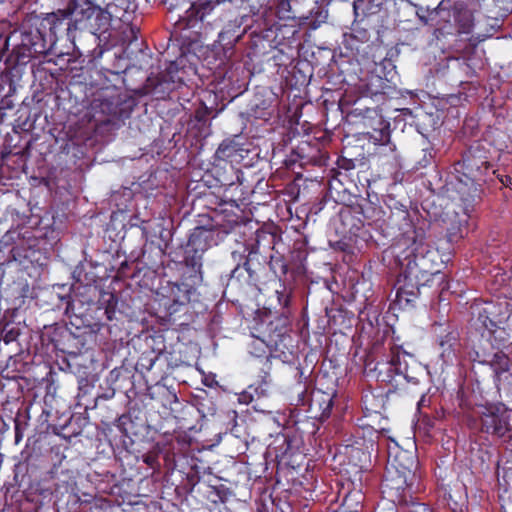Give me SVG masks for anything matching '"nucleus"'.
<instances>
[{"label":"nucleus","instance_id":"nucleus-28","mask_svg":"<svg viewBox=\"0 0 512 512\" xmlns=\"http://www.w3.org/2000/svg\"><path fill=\"white\" fill-rule=\"evenodd\" d=\"M89 3L90 0H69L70 16L72 17V27L75 32L85 33L89 22Z\"/></svg>","mask_w":512,"mask_h":512},{"label":"nucleus","instance_id":"nucleus-12","mask_svg":"<svg viewBox=\"0 0 512 512\" xmlns=\"http://www.w3.org/2000/svg\"><path fill=\"white\" fill-rule=\"evenodd\" d=\"M48 230L41 227L21 225L17 231V241L11 248L13 260L22 263L25 260L33 261L35 254L47 243Z\"/></svg>","mask_w":512,"mask_h":512},{"label":"nucleus","instance_id":"nucleus-54","mask_svg":"<svg viewBox=\"0 0 512 512\" xmlns=\"http://www.w3.org/2000/svg\"><path fill=\"white\" fill-rule=\"evenodd\" d=\"M495 6L504 12L512 11V0H493Z\"/></svg>","mask_w":512,"mask_h":512},{"label":"nucleus","instance_id":"nucleus-63","mask_svg":"<svg viewBox=\"0 0 512 512\" xmlns=\"http://www.w3.org/2000/svg\"><path fill=\"white\" fill-rule=\"evenodd\" d=\"M258 237H259V233L258 231L256 232V238H255V241L258 242Z\"/></svg>","mask_w":512,"mask_h":512},{"label":"nucleus","instance_id":"nucleus-38","mask_svg":"<svg viewBox=\"0 0 512 512\" xmlns=\"http://www.w3.org/2000/svg\"><path fill=\"white\" fill-rule=\"evenodd\" d=\"M241 149L238 144L233 141H223L215 152L216 160L224 163L232 164L241 156Z\"/></svg>","mask_w":512,"mask_h":512},{"label":"nucleus","instance_id":"nucleus-27","mask_svg":"<svg viewBox=\"0 0 512 512\" xmlns=\"http://www.w3.org/2000/svg\"><path fill=\"white\" fill-rule=\"evenodd\" d=\"M468 217L465 214L464 217H460L457 212H454L452 215L446 214L443 223L445 224V237L450 244H456L463 239L464 232L467 230Z\"/></svg>","mask_w":512,"mask_h":512},{"label":"nucleus","instance_id":"nucleus-23","mask_svg":"<svg viewBox=\"0 0 512 512\" xmlns=\"http://www.w3.org/2000/svg\"><path fill=\"white\" fill-rule=\"evenodd\" d=\"M184 71L178 68L175 62H171L166 70L159 74L154 84V92L169 95L184 83Z\"/></svg>","mask_w":512,"mask_h":512},{"label":"nucleus","instance_id":"nucleus-60","mask_svg":"<svg viewBox=\"0 0 512 512\" xmlns=\"http://www.w3.org/2000/svg\"><path fill=\"white\" fill-rule=\"evenodd\" d=\"M4 102H5V100H4V99H2V101L0 102V111H2V110L5 108V104H4ZM2 116H3V113H2V112H0V117H2Z\"/></svg>","mask_w":512,"mask_h":512},{"label":"nucleus","instance_id":"nucleus-52","mask_svg":"<svg viewBox=\"0 0 512 512\" xmlns=\"http://www.w3.org/2000/svg\"><path fill=\"white\" fill-rule=\"evenodd\" d=\"M16 37H18L16 31L8 36L0 35V62L3 60L4 56L9 50L10 41Z\"/></svg>","mask_w":512,"mask_h":512},{"label":"nucleus","instance_id":"nucleus-14","mask_svg":"<svg viewBox=\"0 0 512 512\" xmlns=\"http://www.w3.org/2000/svg\"><path fill=\"white\" fill-rule=\"evenodd\" d=\"M248 252L243 264H237L236 267L230 272L227 280V288L234 290H243L247 287H257L260 282V272L263 269L260 263L254 264L253 260L257 251L255 245L245 247L244 253Z\"/></svg>","mask_w":512,"mask_h":512},{"label":"nucleus","instance_id":"nucleus-29","mask_svg":"<svg viewBox=\"0 0 512 512\" xmlns=\"http://www.w3.org/2000/svg\"><path fill=\"white\" fill-rule=\"evenodd\" d=\"M89 22L86 26L85 33L93 32L99 34V32H105L108 30L111 22V15L108 11L102 9L90 0L89 3Z\"/></svg>","mask_w":512,"mask_h":512},{"label":"nucleus","instance_id":"nucleus-57","mask_svg":"<svg viewBox=\"0 0 512 512\" xmlns=\"http://www.w3.org/2000/svg\"><path fill=\"white\" fill-rule=\"evenodd\" d=\"M129 32H130V42L134 41V40H137L138 38V33H139V29L135 26H130L129 27Z\"/></svg>","mask_w":512,"mask_h":512},{"label":"nucleus","instance_id":"nucleus-16","mask_svg":"<svg viewBox=\"0 0 512 512\" xmlns=\"http://www.w3.org/2000/svg\"><path fill=\"white\" fill-rule=\"evenodd\" d=\"M225 1L226 0H199V3H190L184 15H179L178 20L175 22V29L182 31L194 29L199 26L200 28L204 27V33L207 34L208 26L211 25V21L208 18L213 14L216 6Z\"/></svg>","mask_w":512,"mask_h":512},{"label":"nucleus","instance_id":"nucleus-3","mask_svg":"<svg viewBox=\"0 0 512 512\" xmlns=\"http://www.w3.org/2000/svg\"><path fill=\"white\" fill-rule=\"evenodd\" d=\"M71 19L69 5L46 14L40 21V27L20 32V41L14 45L5 62L13 67L25 65L32 58L45 55L57 39L66 37L69 41L75 33Z\"/></svg>","mask_w":512,"mask_h":512},{"label":"nucleus","instance_id":"nucleus-15","mask_svg":"<svg viewBox=\"0 0 512 512\" xmlns=\"http://www.w3.org/2000/svg\"><path fill=\"white\" fill-rule=\"evenodd\" d=\"M127 104L118 87L107 86L96 92L92 101V109L96 113L120 120L128 116Z\"/></svg>","mask_w":512,"mask_h":512},{"label":"nucleus","instance_id":"nucleus-6","mask_svg":"<svg viewBox=\"0 0 512 512\" xmlns=\"http://www.w3.org/2000/svg\"><path fill=\"white\" fill-rule=\"evenodd\" d=\"M240 218L239 215H233L224 222L212 219L211 225L192 229L183 246V259L179 266L202 272L203 254L230 234L240 224Z\"/></svg>","mask_w":512,"mask_h":512},{"label":"nucleus","instance_id":"nucleus-48","mask_svg":"<svg viewBox=\"0 0 512 512\" xmlns=\"http://www.w3.org/2000/svg\"><path fill=\"white\" fill-rule=\"evenodd\" d=\"M65 314L70 319L71 324L76 327V330L80 329V326L77 324L78 320L81 321V324H85L81 315L77 314L75 311V302L74 301H70V300L67 301V305L65 308Z\"/></svg>","mask_w":512,"mask_h":512},{"label":"nucleus","instance_id":"nucleus-53","mask_svg":"<svg viewBox=\"0 0 512 512\" xmlns=\"http://www.w3.org/2000/svg\"><path fill=\"white\" fill-rule=\"evenodd\" d=\"M447 502L453 512H462L465 508L466 499H448Z\"/></svg>","mask_w":512,"mask_h":512},{"label":"nucleus","instance_id":"nucleus-7","mask_svg":"<svg viewBox=\"0 0 512 512\" xmlns=\"http://www.w3.org/2000/svg\"><path fill=\"white\" fill-rule=\"evenodd\" d=\"M511 411L502 402L479 406L471 418V426L482 434L491 436L506 450L512 452Z\"/></svg>","mask_w":512,"mask_h":512},{"label":"nucleus","instance_id":"nucleus-17","mask_svg":"<svg viewBox=\"0 0 512 512\" xmlns=\"http://www.w3.org/2000/svg\"><path fill=\"white\" fill-rule=\"evenodd\" d=\"M484 180H472L462 178L457 179L455 183H451V188L448 190L454 194H450L453 200L460 202L463 213L469 216L474 210V207L482 200L483 188L482 183Z\"/></svg>","mask_w":512,"mask_h":512},{"label":"nucleus","instance_id":"nucleus-13","mask_svg":"<svg viewBox=\"0 0 512 512\" xmlns=\"http://www.w3.org/2000/svg\"><path fill=\"white\" fill-rule=\"evenodd\" d=\"M328 155L317 144L307 141L300 142L283 161L284 166L291 170L296 177H302L303 169L308 166L322 167L326 165Z\"/></svg>","mask_w":512,"mask_h":512},{"label":"nucleus","instance_id":"nucleus-9","mask_svg":"<svg viewBox=\"0 0 512 512\" xmlns=\"http://www.w3.org/2000/svg\"><path fill=\"white\" fill-rule=\"evenodd\" d=\"M203 282V272L181 267L179 281L168 282L163 287L162 303L169 317L181 311L190 303L192 296L196 294L198 287Z\"/></svg>","mask_w":512,"mask_h":512},{"label":"nucleus","instance_id":"nucleus-37","mask_svg":"<svg viewBox=\"0 0 512 512\" xmlns=\"http://www.w3.org/2000/svg\"><path fill=\"white\" fill-rule=\"evenodd\" d=\"M292 294V288L287 287L286 284L280 280L279 288L275 290V296L277 298L280 315L286 319L291 315Z\"/></svg>","mask_w":512,"mask_h":512},{"label":"nucleus","instance_id":"nucleus-50","mask_svg":"<svg viewBox=\"0 0 512 512\" xmlns=\"http://www.w3.org/2000/svg\"><path fill=\"white\" fill-rule=\"evenodd\" d=\"M400 509L401 512H431L426 504L415 501V499L409 501L407 504L401 505Z\"/></svg>","mask_w":512,"mask_h":512},{"label":"nucleus","instance_id":"nucleus-5","mask_svg":"<svg viewBox=\"0 0 512 512\" xmlns=\"http://www.w3.org/2000/svg\"><path fill=\"white\" fill-rule=\"evenodd\" d=\"M417 461L406 451L397 453L390 461L381 482L382 493L399 506L413 500L418 487Z\"/></svg>","mask_w":512,"mask_h":512},{"label":"nucleus","instance_id":"nucleus-32","mask_svg":"<svg viewBox=\"0 0 512 512\" xmlns=\"http://www.w3.org/2000/svg\"><path fill=\"white\" fill-rule=\"evenodd\" d=\"M337 168L329 169L327 173V181L329 185V189H337L334 186L335 182H338L340 185L343 184V177H347L346 172H349L356 167V162L354 159L347 158L345 156H340L337 159Z\"/></svg>","mask_w":512,"mask_h":512},{"label":"nucleus","instance_id":"nucleus-42","mask_svg":"<svg viewBox=\"0 0 512 512\" xmlns=\"http://www.w3.org/2000/svg\"><path fill=\"white\" fill-rule=\"evenodd\" d=\"M497 476L498 479L502 478L506 486L510 488L512 487V458L505 460L501 459L498 462Z\"/></svg>","mask_w":512,"mask_h":512},{"label":"nucleus","instance_id":"nucleus-33","mask_svg":"<svg viewBox=\"0 0 512 512\" xmlns=\"http://www.w3.org/2000/svg\"><path fill=\"white\" fill-rule=\"evenodd\" d=\"M455 401L463 412L471 411L475 407L479 410V406L482 405L478 403V396L476 395L472 384L466 382L459 386L456 392Z\"/></svg>","mask_w":512,"mask_h":512},{"label":"nucleus","instance_id":"nucleus-55","mask_svg":"<svg viewBox=\"0 0 512 512\" xmlns=\"http://www.w3.org/2000/svg\"><path fill=\"white\" fill-rule=\"evenodd\" d=\"M501 511L512 512V499H501Z\"/></svg>","mask_w":512,"mask_h":512},{"label":"nucleus","instance_id":"nucleus-21","mask_svg":"<svg viewBox=\"0 0 512 512\" xmlns=\"http://www.w3.org/2000/svg\"><path fill=\"white\" fill-rule=\"evenodd\" d=\"M56 349L67 354H79L86 345L85 336L76 334L67 327L56 328L51 338Z\"/></svg>","mask_w":512,"mask_h":512},{"label":"nucleus","instance_id":"nucleus-49","mask_svg":"<svg viewBox=\"0 0 512 512\" xmlns=\"http://www.w3.org/2000/svg\"><path fill=\"white\" fill-rule=\"evenodd\" d=\"M212 113V109L208 108L204 103H201L199 107L195 109L194 120L202 125H205Z\"/></svg>","mask_w":512,"mask_h":512},{"label":"nucleus","instance_id":"nucleus-61","mask_svg":"<svg viewBox=\"0 0 512 512\" xmlns=\"http://www.w3.org/2000/svg\"><path fill=\"white\" fill-rule=\"evenodd\" d=\"M110 313H111V312H110L108 309H105V314H107V318H108L109 320H111V319H112V317H111Z\"/></svg>","mask_w":512,"mask_h":512},{"label":"nucleus","instance_id":"nucleus-1","mask_svg":"<svg viewBox=\"0 0 512 512\" xmlns=\"http://www.w3.org/2000/svg\"><path fill=\"white\" fill-rule=\"evenodd\" d=\"M395 216L402 223L399 225L400 237L392 247L400 268L394 305L405 310L415 307L421 288L437 285L444 290L451 289V284L445 282L439 251L426 242L428 221L418 216L416 220L412 219L403 205L397 213H391L389 219L393 221Z\"/></svg>","mask_w":512,"mask_h":512},{"label":"nucleus","instance_id":"nucleus-30","mask_svg":"<svg viewBox=\"0 0 512 512\" xmlns=\"http://www.w3.org/2000/svg\"><path fill=\"white\" fill-rule=\"evenodd\" d=\"M99 41V34H94L93 32H75L69 40L75 52L86 56L94 55L96 48L99 46Z\"/></svg>","mask_w":512,"mask_h":512},{"label":"nucleus","instance_id":"nucleus-18","mask_svg":"<svg viewBox=\"0 0 512 512\" xmlns=\"http://www.w3.org/2000/svg\"><path fill=\"white\" fill-rule=\"evenodd\" d=\"M334 227L337 235L351 240L359 236L364 227V220L361 218L357 205H343L337 212L334 219Z\"/></svg>","mask_w":512,"mask_h":512},{"label":"nucleus","instance_id":"nucleus-51","mask_svg":"<svg viewBox=\"0 0 512 512\" xmlns=\"http://www.w3.org/2000/svg\"><path fill=\"white\" fill-rule=\"evenodd\" d=\"M335 203V201H332L327 197V194L325 193L321 199H319L317 202L313 203L309 209V215L311 216H317L320 215L321 212L324 210L325 206L328 203Z\"/></svg>","mask_w":512,"mask_h":512},{"label":"nucleus","instance_id":"nucleus-58","mask_svg":"<svg viewBox=\"0 0 512 512\" xmlns=\"http://www.w3.org/2000/svg\"><path fill=\"white\" fill-rule=\"evenodd\" d=\"M143 461H144L147 465H149V466L153 467L154 463L156 462V458H155V456H153V455H145V456H144V458H143Z\"/></svg>","mask_w":512,"mask_h":512},{"label":"nucleus","instance_id":"nucleus-41","mask_svg":"<svg viewBox=\"0 0 512 512\" xmlns=\"http://www.w3.org/2000/svg\"><path fill=\"white\" fill-rule=\"evenodd\" d=\"M20 335V329L6 321L0 323V341L6 345L16 341Z\"/></svg>","mask_w":512,"mask_h":512},{"label":"nucleus","instance_id":"nucleus-2","mask_svg":"<svg viewBox=\"0 0 512 512\" xmlns=\"http://www.w3.org/2000/svg\"><path fill=\"white\" fill-rule=\"evenodd\" d=\"M471 327L479 332L480 338L473 344L472 360L489 365L493 382L500 389L501 376L510 371L512 365V328L507 321L512 314V306L507 300L478 299L470 307Z\"/></svg>","mask_w":512,"mask_h":512},{"label":"nucleus","instance_id":"nucleus-8","mask_svg":"<svg viewBox=\"0 0 512 512\" xmlns=\"http://www.w3.org/2000/svg\"><path fill=\"white\" fill-rule=\"evenodd\" d=\"M374 370L382 377V381L388 383H392L397 376L408 383L420 382L418 374L421 369L416 359L397 345H392L389 351L377 360Z\"/></svg>","mask_w":512,"mask_h":512},{"label":"nucleus","instance_id":"nucleus-39","mask_svg":"<svg viewBox=\"0 0 512 512\" xmlns=\"http://www.w3.org/2000/svg\"><path fill=\"white\" fill-rule=\"evenodd\" d=\"M364 499L361 490L353 489L346 493L339 507L349 512H362Z\"/></svg>","mask_w":512,"mask_h":512},{"label":"nucleus","instance_id":"nucleus-22","mask_svg":"<svg viewBox=\"0 0 512 512\" xmlns=\"http://www.w3.org/2000/svg\"><path fill=\"white\" fill-rule=\"evenodd\" d=\"M169 353L163 348L150 349L142 352L136 363V370L140 373L150 372L155 369L158 373H163L167 366Z\"/></svg>","mask_w":512,"mask_h":512},{"label":"nucleus","instance_id":"nucleus-11","mask_svg":"<svg viewBox=\"0 0 512 512\" xmlns=\"http://www.w3.org/2000/svg\"><path fill=\"white\" fill-rule=\"evenodd\" d=\"M483 65L482 58L477 56L476 46L469 44L461 56L447 57L443 75L449 81L461 85L474 78Z\"/></svg>","mask_w":512,"mask_h":512},{"label":"nucleus","instance_id":"nucleus-47","mask_svg":"<svg viewBox=\"0 0 512 512\" xmlns=\"http://www.w3.org/2000/svg\"><path fill=\"white\" fill-rule=\"evenodd\" d=\"M271 270L275 273L276 276L281 277L287 274L288 265L285 263L282 257H271L269 262Z\"/></svg>","mask_w":512,"mask_h":512},{"label":"nucleus","instance_id":"nucleus-36","mask_svg":"<svg viewBox=\"0 0 512 512\" xmlns=\"http://www.w3.org/2000/svg\"><path fill=\"white\" fill-rule=\"evenodd\" d=\"M495 273L492 275L495 290H503L502 294L512 298V266L509 270L504 268H494Z\"/></svg>","mask_w":512,"mask_h":512},{"label":"nucleus","instance_id":"nucleus-45","mask_svg":"<svg viewBox=\"0 0 512 512\" xmlns=\"http://www.w3.org/2000/svg\"><path fill=\"white\" fill-rule=\"evenodd\" d=\"M276 15L280 20H289L296 18V15L292 11L290 0H279L277 2Z\"/></svg>","mask_w":512,"mask_h":512},{"label":"nucleus","instance_id":"nucleus-26","mask_svg":"<svg viewBox=\"0 0 512 512\" xmlns=\"http://www.w3.org/2000/svg\"><path fill=\"white\" fill-rule=\"evenodd\" d=\"M364 225L382 228L386 222V211L381 205L369 199H363L361 203L356 204Z\"/></svg>","mask_w":512,"mask_h":512},{"label":"nucleus","instance_id":"nucleus-31","mask_svg":"<svg viewBox=\"0 0 512 512\" xmlns=\"http://www.w3.org/2000/svg\"><path fill=\"white\" fill-rule=\"evenodd\" d=\"M388 87L386 80L379 75H370L359 85L360 93L363 97H369L374 100L382 99L386 94Z\"/></svg>","mask_w":512,"mask_h":512},{"label":"nucleus","instance_id":"nucleus-19","mask_svg":"<svg viewBox=\"0 0 512 512\" xmlns=\"http://www.w3.org/2000/svg\"><path fill=\"white\" fill-rule=\"evenodd\" d=\"M437 336V344L440 353V358L443 363L453 364L457 358V353L460 351V333L457 328L450 325H438L435 328Z\"/></svg>","mask_w":512,"mask_h":512},{"label":"nucleus","instance_id":"nucleus-34","mask_svg":"<svg viewBox=\"0 0 512 512\" xmlns=\"http://www.w3.org/2000/svg\"><path fill=\"white\" fill-rule=\"evenodd\" d=\"M271 391L272 388L267 386V382H254L238 395V401L241 404L249 405L253 402L267 398L271 394Z\"/></svg>","mask_w":512,"mask_h":512},{"label":"nucleus","instance_id":"nucleus-56","mask_svg":"<svg viewBox=\"0 0 512 512\" xmlns=\"http://www.w3.org/2000/svg\"><path fill=\"white\" fill-rule=\"evenodd\" d=\"M299 387H301V390L298 391V399L296 405H304L305 403V395H306V388L299 384Z\"/></svg>","mask_w":512,"mask_h":512},{"label":"nucleus","instance_id":"nucleus-46","mask_svg":"<svg viewBox=\"0 0 512 512\" xmlns=\"http://www.w3.org/2000/svg\"><path fill=\"white\" fill-rule=\"evenodd\" d=\"M211 494L215 495V498L208 499L214 504L217 503H226L229 500V497L231 495V491L229 488H227L225 485H219V486H212Z\"/></svg>","mask_w":512,"mask_h":512},{"label":"nucleus","instance_id":"nucleus-35","mask_svg":"<svg viewBox=\"0 0 512 512\" xmlns=\"http://www.w3.org/2000/svg\"><path fill=\"white\" fill-rule=\"evenodd\" d=\"M333 408V396L328 393L319 392L311 399L310 411L315 410L314 417L321 421L328 419Z\"/></svg>","mask_w":512,"mask_h":512},{"label":"nucleus","instance_id":"nucleus-62","mask_svg":"<svg viewBox=\"0 0 512 512\" xmlns=\"http://www.w3.org/2000/svg\"><path fill=\"white\" fill-rule=\"evenodd\" d=\"M204 384L205 386L213 387V383H208V379H205Z\"/></svg>","mask_w":512,"mask_h":512},{"label":"nucleus","instance_id":"nucleus-40","mask_svg":"<svg viewBox=\"0 0 512 512\" xmlns=\"http://www.w3.org/2000/svg\"><path fill=\"white\" fill-rule=\"evenodd\" d=\"M383 407L382 397L375 396L372 393L365 394L362 397V410L366 416H370L373 413H380V409Z\"/></svg>","mask_w":512,"mask_h":512},{"label":"nucleus","instance_id":"nucleus-43","mask_svg":"<svg viewBox=\"0 0 512 512\" xmlns=\"http://www.w3.org/2000/svg\"><path fill=\"white\" fill-rule=\"evenodd\" d=\"M492 173L496 175L505 188L512 190V161L502 168L492 170Z\"/></svg>","mask_w":512,"mask_h":512},{"label":"nucleus","instance_id":"nucleus-44","mask_svg":"<svg viewBox=\"0 0 512 512\" xmlns=\"http://www.w3.org/2000/svg\"><path fill=\"white\" fill-rule=\"evenodd\" d=\"M262 367L260 369V373L256 382L264 383L267 382V386L272 388V378H271V369H272V357H265L261 359Z\"/></svg>","mask_w":512,"mask_h":512},{"label":"nucleus","instance_id":"nucleus-59","mask_svg":"<svg viewBox=\"0 0 512 512\" xmlns=\"http://www.w3.org/2000/svg\"><path fill=\"white\" fill-rule=\"evenodd\" d=\"M282 512H291V508L288 504H284V506L280 507Z\"/></svg>","mask_w":512,"mask_h":512},{"label":"nucleus","instance_id":"nucleus-25","mask_svg":"<svg viewBox=\"0 0 512 512\" xmlns=\"http://www.w3.org/2000/svg\"><path fill=\"white\" fill-rule=\"evenodd\" d=\"M213 172L215 180L219 185V190L223 189V193L227 194L233 187L238 189L237 184H240L241 182L240 177L242 172L241 170L235 168L233 164H217L215 165Z\"/></svg>","mask_w":512,"mask_h":512},{"label":"nucleus","instance_id":"nucleus-24","mask_svg":"<svg viewBox=\"0 0 512 512\" xmlns=\"http://www.w3.org/2000/svg\"><path fill=\"white\" fill-rule=\"evenodd\" d=\"M245 16H241L240 18L235 17L234 19H229L228 23L222 28V30L218 33V39L215 42L214 46H219L224 54L226 55L228 51H231L236 42L239 41L245 29L241 31V26L244 23Z\"/></svg>","mask_w":512,"mask_h":512},{"label":"nucleus","instance_id":"nucleus-20","mask_svg":"<svg viewBox=\"0 0 512 512\" xmlns=\"http://www.w3.org/2000/svg\"><path fill=\"white\" fill-rule=\"evenodd\" d=\"M199 201L204 207L216 213L215 217H212L211 220L215 219L220 222H224L235 215L234 213L227 214L228 210L225 208L226 206L239 209L237 200L233 197V195L229 196L225 193L220 195V190L218 193L212 191L204 192L199 198Z\"/></svg>","mask_w":512,"mask_h":512},{"label":"nucleus","instance_id":"nucleus-4","mask_svg":"<svg viewBox=\"0 0 512 512\" xmlns=\"http://www.w3.org/2000/svg\"><path fill=\"white\" fill-rule=\"evenodd\" d=\"M418 20L425 26L433 27V35L440 38L456 29L459 34H470L474 28V13L464 0H441L434 7L419 6Z\"/></svg>","mask_w":512,"mask_h":512},{"label":"nucleus","instance_id":"nucleus-64","mask_svg":"<svg viewBox=\"0 0 512 512\" xmlns=\"http://www.w3.org/2000/svg\"><path fill=\"white\" fill-rule=\"evenodd\" d=\"M172 397L174 398L175 401H177V397L175 394H173Z\"/></svg>","mask_w":512,"mask_h":512},{"label":"nucleus","instance_id":"nucleus-10","mask_svg":"<svg viewBox=\"0 0 512 512\" xmlns=\"http://www.w3.org/2000/svg\"><path fill=\"white\" fill-rule=\"evenodd\" d=\"M491 144L486 140L472 142L456 162V171L466 179L484 180L493 169Z\"/></svg>","mask_w":512,"mask_h":512}]
</instances>
